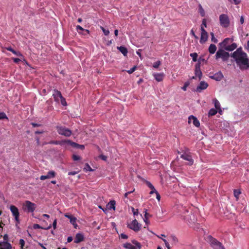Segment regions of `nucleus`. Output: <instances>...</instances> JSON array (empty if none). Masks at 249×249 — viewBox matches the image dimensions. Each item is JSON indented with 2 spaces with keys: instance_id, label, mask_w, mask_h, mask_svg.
<instances>
[{
  "instance_id": "f257e3e1",
  "label": "nucleus",
  "mask_w": 249,
  "mask_h": 249,
  "mask_svg": "<svg viewBox=\"0 0 249 249\" xmlns=\"http://www.w3.org/2000/svg\"><path fill=\"white\" fill-rule=\"evenodd\" d=\"M231 56L234 58L241 70L244 71L249 69V58L247 53L243 51L241 47L238 48L232 53Z\"/></svg>"
},
{
  "instance_id": "f03ea898",
  "label": "nucleus",
  "mask_w": 249,
  "mask_h": 249,
  "mask_svg": "<svg viewBox=\"0 0 249 249\" xmlns=\"http://www.w3.org/2000/svg\"><path fill=\"white\" fill-rule=\"evenodd\" d=\"M56 129L58 133L60 135H62L66 137H69L72 134L71 131L64 126L60 125H57L56 126Z\"/></svg>"
},
{
  "instance_id": "7ed1b4c3",
  "label": "nucleus",
  "mask_w": 249,
  "mask_h": 249,
  "mask_svg": "<svg viewBox=\"0 0 249 249\" xmlns=\"http://www.w3.org/2000/svg\"><path fill=\"white\" fill-rule=\"evenodd\" d=\"M23 210L27 213H34L36 208V204L30 201H26L23 204Z\"/></svg>"
},
{
  "instance_id": "20e7f679",
  "label": "nucleus",
  "mask_w": 249,
  "mask_h": 249,
  "mask_svg": "<svg viewBox=\"0 0 249 249\" xmlns=\"http://www.w3.org/2000/svg\"><path fill=\"white\" fill-rule=\"evenodd\" d=\"M230 57L229 53L226 52L223 49H219L215 54V58L218 59L221 58L223 61H227Z\"/></svg>"
},
{
  "instance_id": "39448f33",
  "label": "nucleus",
  "mask_w": 249,
  "mask_h": 249,
  "mask_svg": "<svg viewBox=\"0 0 249 249\" xmlns=\"http://www.w3.org/2000/svg\"><path fill=\"white\" fill-rule=\"evenodd\" d=\"M220 24L223 28H228L230 25V20L228 15L222 14L219 16Z\"/></svg>"
},
{
  "instance_id": "423d86ee",
  "label": "nucleus",
  "mask_w": 249,
  "mask_h": 249,
  "mask_svg": "<svg viewBox=\"0 0 249 249\" xmlns=\"http://www.w3.org/2000/svg\"><path fill=\"white\" fill-rule=\"evenodd\" d=\"M209 238L210 239V241L213 246V247L215 249H225L224 247L222 245V243L218 241L217 239L213 238L212 236H209Z\"/></svg>"
},
{
  "instance_id": "0eeeda50",
  "label": "nucleus",
  "mask_w": 249,
  "mask_h": 249,
  "mask_svg": "<svg viewBox=\"0 0 249 249\" xmlns=\"http://www.w3.org/2000/svg\"><path fill=\"white\" fill-rule=\"evenodd\" d=\"M133 244L135 246L132 245L130 243H126L123 244V246L124 248L127 249H140L141 248V244L135 240L132 241Z\"/></svg>"
},
{
  "instance_id": "6e6552de",
  "label": "nucleus",
  "mask_w": 249,
  "mask_h": 249,
  "mask_svg": "<svg viewBox=\"0 0 249 249\" xmlns=\"http://www.w3.org/2000/svg\"><path fill=\"white\" fill-rule=\"evenodd\" d=\"M127 227L135 231H138L141 229V225L136 219H134L132 221L131 223L128 224Z\"/></svg>"
},
{
  "instance_id": "1a4fd4ad",
  "label": "nucleus",
  "mask_w": 249,
  "mask_h": 249,
  "mask_svg": "<svg viewBox=\"0 0 249 249\" xmlns=\"http://www.w3.org/2000/svg\"><path fill=\"white\" fill-rule=\"evenodd\" d=\"M10 209L13 215L15 217V220L18 222H19V212L18 207H16L15 205H11L10 207Z\"/></svg>"
},
{
  "instance_id": "9d476101",
  "label": "nucleus",
  "mask_w": 249,
  "mask_h": 249,
  "mask_svg": "<svg viewBox=\"0 0 249 249\" xmlns=\"http://www.w3.org/2000/svg\"><path fill=\"white\" fill-rule=\"evenodd\" d=\"M200 30H201V35H200V40H199V42L203 44L207 41L208 38V32L204 28L203 26L200 27Z\"/></svg>"
},
{
  "instance_id": "9b49d317",
  "label": "nucleus",
  "mask_w": 249,
  "mask_h": 249,
  "mask_svg": "<svg viewBox=\"0 0 249 249\" xmlns=\"http://www.w3.org/2000/svg\"><path fill=\"white\" fill-rule=\"evenodd\" d=\"M180 158L185 160L188 161V164L190 166L193 165L194 160L192 159V157L190 153L185 152L180 156Z\"/></svg>"
},
{
  "instance_id": "f8f14e48",
  "label": "nucleus",
  "mask_w": 249,
  "mask_h": 249,
  "mask_svg": "<svg viewBox=\"0 0 249 249\" xmlns=\"http://www.w3.org/2000/svg\"><path fill=\"white\" fill-rule=\"evenodd\" d=\"M195 74H196V76L198 78V79L201 80L203 75V73L201 71V66H200V59L198 60V63L196 64V69H195Z\"/></svg>"
},
{
  "instance_id": "ddd939ff",
  "label": "nucleus",
  "mask_w": 249,
  "mask_h": 249,
  "mask_svg": "<svg viewBox=\"0 0 249 249\" xmlns=\"http://www.w3.org/2000/svg\"><path fill=\"white\" fill-rule=\"evenodd\" d=\"M209 86V84L207 82L202 81H200L198 86L196 87V92H201L202 90L206 89Z\"/></svg>"
},
{
  "instance_id": "4468645a",
  "label": "nucleus",
  "mask_w": 249,
  "mask_h": 249,
  "mask_svg": "<svg viewBox=\"0 0 249 249\" xmlns=\"http://www.w3.org/2000/svg\"><path fill=\"white\" fill-rule=\"evenodd\" d=\"M56 175V174L54 171H49L48 172L47 175L41 176L40 177V179L41 180H44L47 179H51V178H55Z\"/></svg>"
},
{
  "instance_id": "2eb2a0df",
  "label": "nucleus",
  "mask_w": 249,
  "mask_h": 249,
  "mask_svg": "<svg viewBox=\"0 0 249 249\" xmlns=\"http://www.w3.org/2000/svg\"><path fill=\"white\" fill-rule=\"evenodd\" d=\"M192 120H193V124H194L196 127H198L200 126V122L195 116L193 115L190 116L189 117V120H188V123L190 124Z\"/></svg>"
},
{
  "instance_id": "dca6fc26",
  "label": "nucleus",
  "mask_w": 249,
  "mask_h": 249,
  "mask_svg": "<svg viewBox=\"0 0 249 249\" xmlns=\"http://www.w3.org/2000/svg\"><path fill=\"white\" fill-rule=\"evenodd\" d=\"M53 96L54 100L57 102H59L60 99L63 97L61 92L57 89L54 90Z\"/></svg>"
},
{
  "instance_id": "f3484780",
  "label": "nucleus",
  "mask_w": 249,
  "mask_h": 249,
  "mask_svg": "<svg viewBox=\"0 0 249 249\" xmlns=\"http://www.w3.org/2000/svg\"><path fill=\"white\" fill-rule=\"evenodd\" d=\"M11 244L8 241L0 242V249H12Z\"/></svg>"
},
{
  "instance_id": "a211bd4d",
  "label": "nucleus",
  "mask_w": 249,
  "mask_h": 249,
  "mask_svg": "<svg viewBox=\"0 0 249 249\" xmlns=\"http://www.w3.org/2000/svg\"><path fill=\"white\" fill-rule=\"evenodd\" d=\"M65 216L70 219V222L73 225L75 228H77V224H76V217H74L72 215H69V214H65Z\"/></svg>"
},
{
  "instance_id": "6ab92c4d",
  "label": "nucleus",
  "mask_w": 249,
  "mask_h": 249,
  "mask_svg": "<svg viewBox=\"0 0 249 249\" xmlns=\"http://www.w3.org/2000/svg\"><path fill=\"white\" fill-rule=\"evenodd\" d=\"M67 144L70 145L73 147L76 148H79L82 150H83L85 148V146L84 145L79 144L77 143L73 142L69 140H68Z\"/></svg>"
},
{
  "instance_id": "aec40b11",
  "label": "nucleus",
  "mask_w": 249,
  "mask_h": 249,
  "mask_svg": "<svg viewBox=\"0 0 249 249\" xmlns=\"http://www.w3.org/2000/svg\"><path fill=\"white\" fill-rule=\"evenodd\" d=\"M223 74L221 71L216 72L214 73L213 76H211V78L212 79H214L218 81L221 80L223 78Z\"/></svg>"
},
{
  "instance_id": "412c9836",
  "label": "nucleus",
  "mask_w": 249,
  "mask_h": 249,
  "mask_svg": "<svg viewBox=\"0 0 249 249\" xmlns=\"http://www.w3.org/2000/svg\"><path fill=\"white\" fill-rule=\"evenodd\" d=\"M84 240V235L81 233H77L75 235L74 242L79 243Z\"/></svg>"
},
{
  "instance_id": "4be33fe9",
  "label": "nucleus",
  "mask_w": 249,
  "mask_h": 249,
  "mask_svg": "<svg viewBox=\"0 0 249 249\" xmlns=\"http://www.w3.org/2000/svg\"><path fill=\"white\" fill-rule=\"evenodd\" d=\"M68 140H62V141H51L49 142L48 143L50 144H55V145H63L65 144H67Z\"/></svg>"
},
{
  "instance_id": "5701e85b",
  "label": "nucleus",
  "mask_w": 249,
  "mask_h": 249,
  "mask_svg": "<svg viewBox=\"0 0 249 249\" xmlns=\"http://www.w3.org/2000/svg\"><path fill=\"white\" fill-rule=\"evenodd\" d=\"M153 76L156 81L160 82L163 80L164 74L163 73H155L153 74Z\"/></svg>"
},
{
  "instance_id": "b1692460",
  "label": "nucleus",
  "mask_w": 249,
  "mask_h": 249,
  "mask_svg": "<svg viewBox=\"0 0 249 249\" xmlns=\"http://www.w3.org/2000/svg\"><path fill=\"white\" fill-rule=\"evenodd\" d=\"M52 227L51 224H50L49 226H41L38 224H34L33 225V227L34 229H42L44 230H48L50 229Z\"/></svg>"
},
{
  "instance_id": "393cba45",
  "label": "nucleus",
  "mask_w": 249,
  "mask_h": 249,
  "mask_svg": "<svg viewBox=\"0 0 249 249\" xmlns=\"http://www.w3.org/2000/svg\"><path fill=\"white\" fill-rule=\"evenodd\" d=\"M117 48L118 50L120 51V52H121L123 54L124 56H126L127 55L128 51L126 47L123 46H117Z\"/></svg>"
},
{
  "instance_id": "a878e982",
  "label": "nucleus",
  "mask_w": 249,
  "mask_h": 249,
  "mask_svg": "<svg viewBox=\"0 0 249 249\" xmlns=\"http://www.w3.org/2000/svg\"><path fill=\"white\" fill-rule=\"evenodd\" d=\"M213 103L214 104V106L216 109L218 110V112L219 113H221L222 112V110L221 108V106L220 103L218 101V100L217 99H213Z\"/></svg>"
},
{
  "instance_id": "bb28decb",
  "label": "nucleus",
  "mask_w": 249,
  "mask_h": 249,
  "mask_svg": "<svg viewBox=\"0 0 249 249\" xmlns=\"http://www.w3.org/2000/svg\"><path fill=\"white\" fill-rule=\"evenodd\" d=\"M231 41V39L227 37L224 39V40L221 43H220V45L222 47L225 48V47L229 45L228 44Z\"/></svg>"
},
{
  "instance_id": "cd10ccee",
  "label": "nucleus",
  "mask_w": 249,
  "mask_h": 249,
  "mask_svg": "<svg viewBox=\"0 0 249 249\" xmlns=\"http://www.w3.org/2000/svg\"><path fill=\"white\" fill-rule=\"evenodd\" d=\"M216 49V46L214 44H211L209 46V51L211 53L213 54L215 53Z\"/></svg>"
},
{
  "instance_id": "c85d7f7f",
  "label": "nucleus",
  "mask_w": 249,
  "mask_h": 249,
  "mask_svg": "<svg viewBox=\"0 0 249 249\" xmlns=\"http://www.w3.org/2000/svg\"><path fill=\"white\" fill-rule=\"evenodd\" d=\"M237 47V44L235 43H233L231 45H229L225 47V49L228 51H232Z\"/></svg>"
},
{
  "instance_id": "c756f323",
  "label": "nucleus",
  "mask_w": 249,
  "mask_h": 249,
  "mask_svg": "<svg viewBox=\"0 0 249 249\" xmlns=\"http://www.w3.org/2000/svg\"><path fill=\"white\" fill-rule=\"evenodd\" d=\"M76 29L79 33H81V32L79 31V30L84 31L86 32L88 34L89 33V31L88 29H84L80 25H77L76 27Z\"/></svg>"
},
{
  "instance_id": "7c9ffc66",
  "label": "nucleus",
  "mask_w": 249,
  "mask_h": 249,
  "mask_svg": "<svg viewBox=\"0 0 249 249\" xmlns=\"http://www.w3.org/2000/svg\"><path fill=\"white\" fill-rule=\"evenodd\" d=\"M115 201L114 200L110 201L109 203L107 204L108 208L111 210V209H112L113 210H115Z\"/></svg>"
},
{
  "instance_id": "2f4dec72",
  "label": "nucleus",
  "mask_w": 249,
  "mask_h": 249,
  "mask_svg": "<svg viewBox=\"0 0 249 249\" xmlns=\"http://www.w3.org/2000/svg\"><path fill=\"white\" fill-rule=\"evenodd\" d=\"M217 109L214 108H211L209 112V116L215 115L217 113Z\"/></svg>"
},
{
  "instance_id": "473e14b6",
  "label": "nucleus",
  "mask_w": 249,
  "mask_h": 249,
  "mask_svg": "<svg viewBox=\"0 0 249 249\" xmlns=\"http://www.w3.org/2000/svg\"><path fill=\"white\" fill-rule=\"evenodd\" d=\"M198 10L199 11V13L200 14V15L204 17L205 15V13L204 10L203 9L202 6H201V5H199V6H198Z\"/></svg>"
},
{
  "instance_id": "72a5a7b5",
  "label": "nucleus",
  "mask_w": 249,
  "mask_h": 249,
  "mask_svg": "<svg viewBox=\"0 0 249 249\" xmlns=\"http://www.w3.org/2000/svg\"><path fill=\"white\" fill-rule=\"evenodd\" d=\"M190 55H191L192 58H193V61H197V57H198V54L197 53H191L190 54Z\"/></svg>"
},
{
  "instance_id": "f704fd0d",
  "label": "nucleus",
  "mask_w": 249,
  "mask_h": 249,
  "mask_svg": "<svg viewBox=\"0 0 249 249\" xmlns=\"http://www.w3.org/2000/svg\"><path fill=\"white\" fill-rule=\"evenodd\" d=\"M241 194V192L239 190H235L234 191V195L237 199H238L239 196Z\"/></svg>"
},
{
  "instance_id": "c9c22d12",
  "label": "nucleus",
  "mask_w": 249,
  "mask_h": 249,
  "mask_svg": "<svg viewBox=\"0 0 249 249\" xmlns=\"http://www.w3.org/2000/svg\"><path fill=\"white\" fill-rule=\"evenodd\" d=\"M8 119L6 114L4 112H0V120Z\"/></svg>"
},
{
  "instance_id": "e433bc0d",
  "label": "nucleus",
  "mask_w": 249,
  "mask_h": 249,
  "mask_svg": "<svg viewBox=\"0 0 249 249\" xmlns=\"http://www.w3.org/2000/svg\"><path fill=\"white\" fill-rule=\"evenodd\" d=\"M100 28L102 29V30L104 32V34H105V35L107 36L109 35V31L108 29H106L105 28L103 27V26H100Z\"/></svg>"
},
{
  "instance_id": "4c0bfd02",
  "label": "nucleus",
  "mask_w": 249,
  "mask_h": 249,
  "mask_svg": "<svg viewBox=\"0 0 249 249\" xmlns=\"http://www.w3.org/2000/svg\"><path fill=\"white\" fill-rule=\"evenodd\" d=\"M211 35L212 36V40L214 43H217L218 42V39L215 37L214 33L213 32L211 33Z\"/></svg>"
},
{
  "instance_id": "58836bf2",
  "label": "nucleus",
  "mask_w": 249,
  "mask_h": 249,
  "mask_svg": "<svg viewBox=\"0 0 249 249\" xmlns=\"http://www.w3.org/2000/svg\"><path fill=\"white\" fill-rule=\"evenodd\" d=\"M160 60H158L156 62H154L153 67L154 68H158L159 66L160 65Z\"/></svg>"
},
{
  "instance_id": "ea45409f",
  "label": "nucleus",
  "mask_w": 249,
  "mask_h": 249,
  "mask_svg": "<svg viewBox=\"0 0 249 249\" xmlns=\"http://www.w3.org/2000/svg\"><path fill=\"white\" fill-rule=\"evenodd\" d=\"M231 3H234L235 5H238L240 3L241 0H228Z\"/></svg>"
},
{
  "instance_id": "a19ab883",
  "label": "nucleus",
  "mask_w": 249,
  "mask_h": 249,
  "mask_svg": "<svg viewBox=\"0 0 249 249\" xmlns=\"http://www.w3.org/2000/svg\"><path fill=\"white\" fill-rule=\"evenodd\" d=\"M19 244L20 245L21 249H24L23 248L25 244L24 240L23 239H20L19 240Z\"/></svg>"
},
{
  "instance_id": "79ce46f5",
  "label": "nucleus",
  "mask_w": 249,
  "mask_h": 249,
  "mask_svg": "<svg viewBox=\"0 0 249 249\" xmlns=\"http://www.w3.org/2000/svg\"><path fill=\"white\" fill-rule=\"evenodd\" d=\"M72 160L74 161H77L81 160V157L76 155H73L72 157Z\"/></svg>"
},
{
  "instance_id": "37998d69",
  "label": "nucleus",
  "mask_w": 249,
  "mask_h": 249,
  "mask_svg": "<svg viewBox=\"0 0 249 249\" xmlns=\"http://www.w3.org/2000/svg\"><path fill=\"white\" fill-rule=\"evenodd\" d=\"M189 86V83L188 82H185L184 85L182 87V89L183 90L185 91L187 87Z\"/></svg>"
},
{
  "instance_id": "c03bdc74",
  "label": "nucleus",
  "mask_w": 249,
  "mask_h": 249,
  "mask_svg": "<svg viewBox=\"0 0 249 249\" xmlns=\"http://www.w3.org/2000/svg\"><path fill=\"white\" fill-rule=\"evenodd\" d=\"M131 209L134 215H138L139 213L138 209H135L133 207H132Z\"/></svg>"
},
{
  "instance_id": "a18cd8bd",
  "label": "nucleus",
  "mask_w": 249,
  "mask_h": 249,
  "mask_svg": "<svg viewBox=\"0 0 249 249\" xmlns=\"http://www.w3.org/2000/svg\"><path fill=\"white\" fill-rule=\"evenodd\" d=\"M136 69V67L134 66L133 67L131 68L130 70H128L127 72L129 74H131V73H133L135 71Z\"/></svg>"
},
{
  "instance_id": "49530a36",
  "label": "nucleus",
  "mask_w": 249,
  "mask_h": 249,
  "mask_svg": "<svg viewBox=\"0 0 249 249\" xmlns=\"http://www.w3.org/2000/svg\"><path fill=\"white\" fill-rule=\"evenodd\" d=\"M60 100H61V104L62 105H63V106L67 105L66 101L63 97H62V98H61Z\"/></svg>"
},
{
  "instance_id": "de8ad7c7",
  "label": "nucleus",
  "mask_w": 249,
  "mask_h": 249,
  "mask_svg": "<svg viewBox=\"0 0 249 249\" xmlns=\"http://www.w3.org/2000/svg\"><path fill=\"white\" fill-rule=\"evenodd\" d=\"M162 240L164 241L165 246L167 247V249H170V247L169 246V243L165 240V239H162Z\"/></svg>"
},
{
  "instance_id": "09e8293b",
  "label": "nucleus",
  "mask_w": 249,
  "mask_h": 249,
  "mask_svg": "<svg viewBox=\"0 0 249 249\" xmlns=\"http://www.w3.org/2000/svg\"><path fill=\"white\" fill-rule=\"evenodd\" d=\"M13 53H14L15 54L17 55V56H23V54L20 52H18V51L14 50V51L13 52Z\"/></svg>"
},
{
  "instance_id": "8fccbe9b",
  "label": "nucleus",
  "mask_w": 249,
  "mask_h": 249,
  "mask_svg": "<svg viewBox=\"0 0 249 249\" xmlns=\"http://www.w3.org/2000/svg\"><path fill=\"white\" fill-rule=\"evenodd\" d=\"M150 189L151 190V191L149 193V194L150 195H152V194H153L154 193L156 194V193H157V191L155 190V189L154 188V186H153V188H150Z\"/></svg>"
},
{
  "instance_id": "3c124183",
  "label": "nucleus",
  "mask_w": 249,
  "mask_h": 249,
  "mask_svg": "<svg viewBox=\"0 0 249 249\" xmlns=\"http://www.w3.org/2000/svg\"><path fill=\"white\" fill-rule=\"evenodd\" d=\"M3 239H4V241H8V235L7 234H4V235L3 236Z\"/></svg>"
},
{
  "instance_id": "603ef678",
  "label": "nucleus",
  "mask_w": 249,
  "mask_h": 249,
  "mask_svg": "<svg viewBox=\"0 0 249 249\" xmlns=\"http://www.w3.org/2000/svg\"><path fill=\"white\" fill-rule=\"evenodd\" d=\"M120 237L123 239H127L128 238V236L126 234L123 233H122L120 234Z\"/></svg>"
},
{
  "instance_id": "864d4df0",
  "label": "nucleus",
  "mask_w": 249,
  "mask_h": 249,
  "mask_svg": "<svg viewBox=\"0 0 249 249\" xmlns=\"http://www.w3.org/2000/svg\"><path fill=\"white\" fill-rule=\"evenodd\" d=\"M99 158L104 161H106L107 160V157L103 155H100Z\"/></svg>"
},
{
  "instance_id": "5fc2aeb1",
  "label": "nucleus",
  "mask_w": 249,
  "mask_h": 249,
  "mask_svg": "<svg viewBox=\"0 0 249 249\" xmlns=\"http://www.w3.org/2000/svg\"><path fill=\"white\" fill-rule=\"evenodd\" d=\"M191 34L196 39H198V36L196 35H195V33L194 32L193 29L191 30Z\"/></svg>"
},
{
  "instance_id": "6e6d98bb",
  "label": "nucleus",
  "mask_w": 249,
  "mask_h": 249,
  "mask_svg": "<svg viewBox=\"0 0 249 249\" xmlns=\"http://www.w3.org/2000/svg\"><path fill=\"white\" fill-rule=\"evenodd\" d=\"M12 59L16 63H18L21 61V60L18 58H13Z\"/></svg>"
},
{
  "instance_id": "4d7b16f0",
  "label": "nucleus",
  "mask_w": 249,
  "mask_h": 249,
  "mask_svg": "<svg viewBox=\"0 0 249 249\" xmlns=\"http://www.w3.org/2000/svg\"><path fill=\"white\" fill-rule=\"evenodd\" d=\"M56 225H57V220H56V219H55L53 223V226L54 229H56Z\"/></svg>"
},
{
  "instance_id": "13d9d810",
  "label": "nucleus",
  "mask_w": 249,
  "mask_h": 249,
  "mask_svg": "<svg viewBox=\"0 0 249 249\" xmlns=\"http://www.w3.org/2000/svg\"><path fill=\"white\" fill-rule=\"evenodd\" d=\"M31 124L34 127H39V126H40L41 125V124H36V123H32Z\"/></svg>"
},
{
  "instance_id": "bf43d9fd",
  "label": "nucleus",
  "mask_w": 249,
  "mask_h": 249,
  "mask_svg": "<svg viewBox=\"0 0 249 249\" xmlns=\"http://www.w3.org/2000/svg\"><path fill=\"white\" fill-rule=\"evenodd\" d=\"M77 172H76V171H73V172H69L68 173V175L69 176H73V175H75L76 174H77Z\"/></svg>"
},
{
  "instance_id": "052dcab7",
  "label": "nucleus",
  "mask_w": 249,
  "mask_h": 249,
  "mask_svg": "<svg viewBox=\"0 0 249 249\" xmlns=\"http://www.w3.org/2000/svg\"><path fill=\"white\" fill-rule=\"evenodd\" d=\"M134 191V190L132 191H130V192H128L126 193H125L124 195V197L125 198H127L128 197V196L130 194H131L132 193H133V192Z\"/></svg>"
},
{
  "instance_id": "680f3d73",
  "label": "nucleus",
  "mask_w": 249,
  "mask_h": 249,
  "mask_svg": "<svg viewBox=\"0 0 249 249\" xmlns=\"http://www.w3.org/2000/svg\"><path fill=\"white\" fill-rule=\"evenodd\" d=\"M203 26H204L205 27H207V21H206V19L205 18H204L203 19V21H202V25H201V27Z\"/></svg>"
},
{
  "instance_id": "e2e57ef3",
  "label": "nucleus",
  "mask_w": 249,
  "mask_h": 249,
  "mask_svg": "<svg viewBox=\"0 0 249 249\" xmlns=\"http://www.w3.org/2000/svg\"><path fill=\"white\" fill-rule=\"evenodd\" d=\"M146 184L149 188H153V186L151 184V183L150 182H149L148 181H146Z\"/></svg>"
},
{
  "instance_id": "0e129e2a",
  "label": "nucleus",
  "mask_w": 249,
  "mask_h": 249,
  "mask_svg": "<svg viewBox=\"0 0 249 249\" xmlns=\"http://www.w3.org/2000/svg\"><path fill=\"white\" fill-rule=\"evenodd\" d=\"M6 49L9 51H11V52L13 53V52L14 51V49H13L11 47H6Z\"/></svg>"
},
{
  "instance_id": "69168bd1",
  "label": "nucleus",
  "mask_w": 249,
  "mask_h": 249,
  "mask_svg": "<svg viewBox=\"0 0 249 249\" xmlns=\"http://www.w3.org/2000/svg\"><path fill=\"white\" fill-rule=\"evenodd\" d=\"M72 240H73V237L72 236H69L67 238V242L69 243L71 242L72 241Z\"/></svg>"
},
{
  "instance_id": "338daca9",
  "label": "nucleus",
  "mask_w": 249,
  "mask_h": 249,
  "mask_svg": "<svg viewBox=\"0 0 249 249\" xmlns=\"http://www.w3.org/2000/svg\"><path fill=\"white\" fill-rule=\"evenodd\" d=\"M86 166L88 168V170L89 171H92L93 170L91 169V168L90 167V166L89 165V164L87 163L86 164Z\"/></svg>"
},
{
  "instance_id": "774afa93",
  "label": "nucleus",
  "mask_w": 249,
  "mask_h": 249,
  "mask_svg": "<svg viewBox=\"0 0 249 249\" xmlns=\"http://www.w3.org/2000/svg\"><path fill=\"white\" fill-rule=\"evenodd\" d=\"M156 198L159 201L160 200V194L157 192V193H156Z\"/></svg>"
}]
</instances>
